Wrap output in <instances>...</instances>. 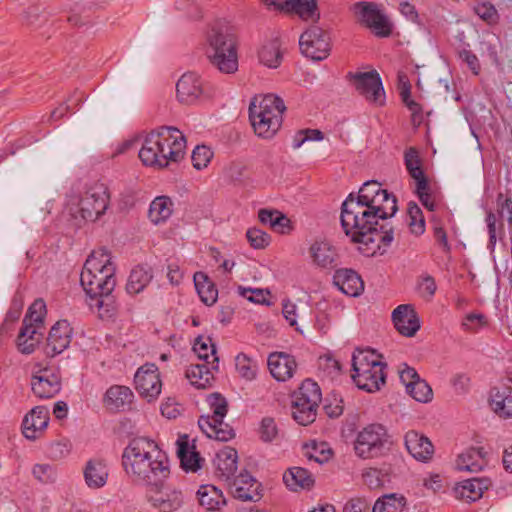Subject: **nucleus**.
Instances as JSON below:
<instances>
[{
    "label": "nucleus",
    "instance_id": "64",
    "mask_svg": "<svg viewBox=\"0 0 512 512\" xmlns=\"http://www.w3.org/2000/svg\"><path fill=\"white\" fill-rule=\"evenodd\" d=\"M278 434L275 420L271 417H265L260 424V437L265 442H271Z\"/></svg>",
    "mask_w": 512,
    "mask_h": 512
},
{
    "label": "nucleus",
    "instance_id": "19",
    "mask_svg": "<svg viewBox=\"0 0 512 512\" xmlns=\"http://www.w3.org/2000/svg\"><path fill=\"white\" fill-rule=\"evenodd\" d=\"M264 2L279 10L294 12L306 21H316L320 17L316 0H264Z\"/></svg>",
    "mask_w": 512,
    "mask_h": 512
},
{
    "label": "nucleus",
    "instance_id": "9",
    "mask_svg": "<svg viewBox=\"0 0 512 512\" xmlns=\"http://www.w3.org/2000/svg\"><path fill=\"white\" fill-rule=\"evenodd\" d=\"M391 446L387 429L381 424H370L358 432L354 441L355 454L361 459L385 455Z\"/></svg>",
    "mask_w": 512,
    "mask_h": 512
},
{
    "label": "nucleus",
    "instance_id": "11",
    "mask_svg": "<svg viewBox=\"0 0 512 512\" xmlns=\"http://www.w3.org/2000/svg\"><path fill=\"white\" fill-rule=\"evenodd\" d=\"M329 33L319 26H311L304 31L299 39L300 50L303 55L321 61L328 57L331 50Z\"/></svg>",
    "mask_w": 512,
    "mask_h": 512
},
{
    "label": "nucleus",
    "instance_id": "26",
    "mask_svg": "<svg viewBox=\"0 0 512 512\" xmlns=\"http://www.w3.org/2000/svg\"><path fill=\"white\" fill-rule=\"evenodd\" d=\"M176 445L182 468L185 471L197 472L202 467L204 459L196 451L195 444L190 445L188 435L180 436Z\"/></svg>",
    "mask_w": 512,
    "mask_h": 512
},
{
    "label": "nucleus",
    "instance_id": "23",
    "mask_svg": "<svg viewBox=\"0 0 512 512\" xmlns=\"http://www.w3.org/2000/svg\"><path fill=\"white\" fill-rule=\"evenodd\" d=\"M49 422V411L45 406L34 407L23 419L22 432L29 440H35L38 432L45 429Z\"/></svg>",
    "mask_w": 512,
    "mask_h": 512
},
{
    "label": "nucleus",
    "instance_id": "44",
    "mask_svg": "<svg viewBox=\"0 0 512 512\" xmlns=\"http://www.w3.org/2000/svg\"><path fill=\"white\" fill-rule=\"evenodd\" d=\"M405 167L410 177L415 181V184L422 180H428L422 168V160L419 151L415 147H409L404 153Z\"/></svg>",
    "mask_w": 512,
    "mask_h": 512
},
{
    "label": "nucleus",
    "instance_id": "15",
    "mask_svg": "<svg viewBox=\"0 0 512 512\" xmlns=\"http://www.w3.org/2000/svg\"><path fill=\"white\" fill-rule=\"evenodd\" d=\"M348 76L352 79L356 90L369 102L377 105L384 104L385 92L381 78L376 71L349 73Z\"/></svg>",
    "mask_w": 512,
    "mask_h": 512
},
{
    "label": "nucleus",
    "instance_id": "36",
    "mask_svg": "<svg viewBox=\"0 0 512 512\" xmlns=\"http://www.w3.org/2000/svg\"><path fill=\"white\" fill-rule=\"evenodd\" d=\"M108 478V471L104 461L90 459L84 468V479L88 487L98 489L103 487Z\"/></svg>",
    "mask_w": 512,
    "mask_h": 512
},
{
    "label": "nucleus",
    "instance_id": "16",
    "mask_svg": "<svg viewBox=\"0 0 512 512\" xmlns=\"http://www.w3.org/2000/svg\"><path fill=\"white\" fill-rule=\"evenodd\" d=\"M135 388L149 402L155 400L161 393L162 383L155 364L147 363L141 366L134 376Z\"/></svg>",
    "mask_w": 512,
    "mask_h": 512
},
{
    "label": "nucleus",
    "instance_id": "21",
    "mask_svg": "<svg viewBox=\"0 0 512 512\" xmlns=\"http://www.w3.org/2000/svg\"><path fill=\"white\" fill-rule=\"evenodd\" d=\"M102 286V284L96 283L95 287L91 286L92 291H89L88 288L83 289L91 299L89 306L96 307L101 318H111L116 313L115 301L111 296L112 291L106 292Z\"/></svg>",
    "mask_w": 512,
    "mask_h": 512
},
{
    "label": "nucleus",
    "instance_id": "3",
    "mask_svg": "<svg viewBox=\"0 0 512 512\" xmlns=\"http://www.w3.org/2000/svg\"><path fill=\"white\" fill-rule=\"evenodd\" d=\"M184 135L172 126H161L146 135L139 151L145 166L165 168L169 162H179L185 153Z\"/></svg>",
    "mask_w": 512,
    "mask_h": 512
},
{
    "label": "nucleus",
    "instance_id": "56",
    "mask_svg": "<svg viewBox=\"0 0 512 512\" xmlns=\"http://www.w3.org/2000/svg\"><path fill=\"white\" fill-rule=\"evenodd\" d=\"M318 367L331 378L339 375L341 364L334 354H321L318 358Z\"/></svg>",
    "mask_w": 512,
    "mask_h": 512
},
{
    "label": "nucleus",
    "instance_id": "1",
    "mask_svg": "<svg viewBox=\"0 0 512 512\" xmlns=\"http://www.w3.org/2000/svg\"><path fill=\"white\" fill-rule=\"evenodd\" d=\"M340 220L345 234L352 242L363 245L360 249L367 255L376 254L382 245L387 247L393 241V227L380 223L363 202L355 201L354 192L342 203Z\"/></svg>",
    "mask_w": 512,
    "mask_h": 512
},
{
    "label": "nucleus",
    "instance_id": "10",
    "mask_svg": "<svg viewBox=\"0 0 512 512\" xmlns=\"http://www.w3.org/2000/svg\"><path fill=\"white\" fill-rule=\"evenodd\" d=\"M109 201L108 187L104 183H94L77 198V213L83 220L94 222L105 214Z\"/></svg>",
    "mask_w": 512,
    "mask_h": 512
},
{
    "label": "nucleus",
    "instance_id": "32",
    "mask_svg": "<svg viewBox=\"0 0 512 512\" xmlns=\"http://www.w3.org/2000/svg\"><path fill=\"white\" fill-rule=\"evenodd\" d=\"M237 451L231 447L220 450L214 459L216 475L225 480L231 481L237 470Z\"/></svg>",
    "mask_w": 512,
    "mask_h": 512
},
{
    "label": "nucleus",
    "instance_id": "20",
    "mask_svg": "<svg viewBox=\"0 0 512 512\" xmlns=\"http://www.w3.org/2000/svg\"><path fill=\"white\" fill-rule=\"evenodd\" d=\"M392 320L397 331L404 336L412 337L420 329L418 315L408 304L399 305L392 312Z\"/></svg>",
    "mask_w": 512,
    "mask_h": 512
},
{
    "label": "nucleus",
    "instance_id": "37",
    "mask_svg": "<svg viewBox=\"0 0 512 512\" xmlns=\"http://www.w3.org/2000/svg\"><path fill=\"white\" fill-rule=\"evenodd\" d=\"M486 465L483 448H470L460 454L456 467L460 471L479 472Z\"/></svg>",
    "mask_w": 512,
    "mask_h": 512
},
{
    "label": "nucleus",
    "instance_id": "27",
    "mask_svg": "<svg viewBox=\"0 0 512 512\" xmlns=\"http://www.w3.org/2000/svg\"><path fill=\"white\" fill-rule=\"evenodd\" d=\"M333 282L344 294L352 297L359 296L364 289L360 275L352 269L336 270Z\"/></svg>",
    "mask_w": 512,
    "mask_h": 512
},
{
    "label": "nucleus",
    "instance_id": "46",
    "mask_svg": "<svg viewBox=\"0 0 512 512\" xmlns=\"http://www.w3.org/2000/svg\"><path fill=\"white\" fill-rule=\"evenodd\" d=\"M259 60L262 64L269 68H276L280 65L282 60V52L280 50V42L278 39H273L264 44L260 49Z\"/></svg>",
    "mask_w": 512,
    "mask_h": 512
},
{
    "label": "nucleus",
    "instance_id": "35",
    "mask_svg": "<svg viewBox=\"0 0 512 512\" xmlns=\"http://www.w3.org/2000/svg\"><path fill=\"white\" fill-rule=\"evenodd\" d=\"M132 398L133 393L128 387L114 385L106 391L104 403L112 411H121L131 404Z\"/></svg>",
    "mask_w": 512,
    "mask_h": 512
},
{
    "label": "nucleus",
    "instance_id": "28",
    "mask_svg": "<svg viewBox=\"0 0 512 512\" xmlns=\"http://www.w3.org/2000/svg\"><path fill=\"white\" fill-rule=\"evenodd\" d=\"M199 428L211 439L226 442L234 438L233 428L223 422V419L211 420L210 416L202 415L198 420Z\"/></svg>",
    "mask_w": 512,
    "mask_h": 512
},
{
    "label": "nucleus",
    "instance_id": "55",
    "mask_svg": "<svg viewBox=\"0 0 512 512\" xmlns=\"http://www.w3.org/2000/svg\"><path fill=\"white\" fill-rule=\"evenodd\" d=\"M224 175L227 179L237 185H242L249 178L248 170L242 162H232L224 169Z\"/></svg>",
    "mask_w": 512,
    "mask_h": 512
},
{
    "label": "nucleus",
    "instance_id": "34",
    "mask_svg": "<svg viewBox=\"0 0 512 512\" xmlns=\"http://www.w3.org/2000/svg\"><path fill=\"white\" fill-rule=\"evenodd\" d=\"M313 263L321 268H334L337 263L335 248L326 241H316L309 248Z\"/></svg>",
    "mask_w": 512,
    "mask_h": 512
},
{
    "label": "nucleus",
    "instance_id": "13",
    "mask_svg": "<svg viewBox=\"0 0 512 512\" xmlns=\"http://www.w3.org/2000/svg\"><path fill=\"white\" fill-rule=\"evenodd\" d=\"M31 389L38 398H52L61 389L60 376L54 369L37 363L33 369Z\"/></svg>",
    "mask_w": 512,
    "mask_h": 512
},
{
    "label": "nucleus",
    "instance_id": "40",
    "mask_svg": "<svg viewBox=\"0 0 512 512\" xmlns=\"http://www.w3.org/2000/svg\"><path fill=\"white\" fill-rule=\"evenodd\" d=\"M153 274L150 268L145 266H136L130 272L126 291L130 295H135L142 292L145 287L151 282Z\"/></svg>",
    "mask_w": 512,
    "mask_h": 512
},
{
    "label": "nucleus",
    "instance_id": "58",
    "mask_svg": "<svg viewBox=\"0 0 512 512\" xmlns=\"http://www.w3.org/2000/svg\"><path fill=\"white\" fill-rule=\"evenodd\" d=\"M246 237L254 249H264L269 245L271 240L266 232L255 227L247 230Z\"/></svg>",
    "mask_w": 512,
    "mask_h": 512
},
{
    "label": "nucleus",
    "instance_id": "63",
    "mask_svg": "<svg viewBox=\"0 0 512 512\" xmlns=\"http://www.w3.org/2000/svg\"><path fill=\"white\" fill-rule=\"evenodd\" d=\"M417 288L423 298L430 300L436 292L437 285L432 276L423 275L419 278Z\"/></svg>",
    "mask_w": 512,
    "mask_h": 512
},
{
    "label": "nucleus",
    "instance_id": "41",
    "mask_svg": "<svg viewBox=\"0 0 512 512\" xmlns=\"http://www.w3.org/2000/svg\"><path fill=\"white\" fill-rule=\"evenodd\" d=\"M198 500L201 506L208 511L219 510L225 505L222 492L212 485H202L197 491Z\"/></svg>",
    "mask_w": 512,
    "mask_h": 512
},
{
    "label": "nucleus",
    "instance_id": "17",
    "mask_svg": "<svg viewBox=\"0 0 512 512\" xmlns=\"http://www.w3.org/2000/svg\"><path fill=\"white\" fill-rule=\"evenodd\" d=\"M147 499L149 503L159 512H174L178 510L183 502V494L180 490L172 487H153L148 489Z\"/></svg>",
    "mask_w": 512,
    "mask_h": 512
},
{
    "label": "nucleus",
    "instance_id": "25",
    "mask_svg": "<svg viewBox=\"0 0 512 512\" xmlns=\"http://www.w3.org/2000/svg\"><path fill=\"white\" fill-rule=\"evenodd\" d=\"M267 365L271 375L278 381H286L291 378L297 368L292 354H269Z\"/></svg>",
    "mask_w": 512,
    "mask_h": 512
},
{
    "label": "nucleus",
    "instance_id": "2",
    "mask_svg": "<svg viewBox=\"0 0 512 512\" xmlns=\"http://www.w3.org/2000/svg\"><path fill=\"white\" fill-rule=\"evenodd\" d=\"M122 465L132 482L148 488L160 487L170 475L166 453L145 437L129 442L122 454Z\"/></svg>",
    "mask_w": 512,
    "mask_h": 512
},
{
    "label": "nucleus",
    "instance_id": "57",
    "mask_svg": "<svg viewBox=\"0 0 512 512\" xmlns=\"http://www.w3.org/2000/svg\"><path fill=\"white\" fill-rule=\"evenodd\" d=\"M33 476L41 483L48 484L56 481L55 467L50 464H36L32 469Z\"/></svg>",
    "mask_w": 512,
    "mask_h": 512
},
{
    "label": "nucleus",
    "instance_id": "45",
    "mask_svg": "<svg viewBox=\"0 0 512 512\" xmlns=\"http://www.w3.org/2000/svg\"><path fill=\"white\" fill-rule=\"evenodd\" d=\"M172 206L173 203L169 197H156L149 207L150 220L155 224L166 221L172 214Z\"/></svg>",
    "mask_w": 512,
    "mask_h": 512
},
{
    "label": "nucleus",
    "instance_id": "43",
    "mask_svg": "<svg viewBox=\"0 0 512 512\" xmlns=\"http://www.w3.org/2000/svg\"><path fill=\"white\" fill-rule=\"evenodd\" d=\"M258 218L261 223L268 224L276 232L286 233L290 229L289 218L278 210L260 209Z\"/></svg>",
    "mask_w": 512,
    "mask_h": 512
},
{
    "label": "nucleus",
    "instance_id": "7",
    "mask_svg": "<svg viewBox=\"0 0 512 512\" xmlns=\"http://www.w3.org/2000/svg\"><path fill=\"white\" fill-rule=\"evenodd\" d=\"M114 271L115 267L105 249L93 251L86 260L81 272V285L83 288H88L89 291H92L93 279L96 278V283L102 284L104 291H113L116 285Z\"/></svg>",
    "mask_w": 512,
    "mask_h": 512
},
{
    "label": "nucleus",
    "instance_id": "62",
    "mask_svg": "<svg viewBox=\"0 0 512 512\" xmlns=\"http://www.w3.org/2000/svg\"><path fill=\"white\" fill-rule=\"evenodd\" d=\"M331 455L332 452L329 448H326L325 443H321L319 445L315 443L311 447V451H307L305 453V456L309 460H313L320 464L327 462L330 459Z\"/></svg>",
    "mask_w": 512,
    "mask_h": 512
},
{
    "label": "nucleus",
    "instance_id": "6",
    "mask_svg": "<svg viewBox=\"0 0 512 512\" xmlns=\"http://www.w3.org/2000/svg\"><path fill=\"white\" fill-rule=\"evenodd\" d=\"M352 378L359 389L373 393L385 384L387 367L382 354H352Z\"/></svg>",
    "mask_w": 512,
    "mask_h": 512
},
{
    "label": "nucleus",
    "instance_id": "51",
    "mask_svg": "<svg viewBox=\"0 0 512 512\" xmlns=\"http://www.w3.org/2000/svg\"><path fill=\"white\" fill-rule=\"evenodd\" d=\"M413 399L421 403H428L433 398V391L429 384L422 379H416L413 382V385H408V390L406 391Z\"/></svg>",
    "mask_w": 512,
    "mask_h": 512
},
{
    "label": "nucleus",
    "instance_id": "5",
    "mask_svg": "<svg viewBox=\"0 0 512 512\" xmlns=\"http://www.w3.org/2000/svg\"><path fill=\"white\" fill-rule=\"evenodd\" d=\"M286 107L283 100L275 95L254 97L249 105V119L257 136L270 139L282 124Z\"/></svg>",
    "mask_w": 512,
    "mask_h": 512
},
{
    "label": "nucleus",
    "instance_id": "60",
    "mask_svg": "<svg viewBox=\"0 0 512 512\" xmlns=\"http://www.w3.org/2000/svg\"><path fill=\"white\" fill-rule=\"evenodd\" d=\"M474 11L482 20L488 24H495L498 22V12L491 3H480L474 7Z\"/></svg>",
    "mask_w": 512,
    "mask_h": 512
},
{
    "label": "nucleus",
    "instance_id": "29",
    "mask_svg": "<svg viewBox=\"0 0 512 512\" xmlns=\"http://www.w3.org/2000/svg\"><path fill=\"white\" fill-rule=\"evenodd\" d=\"M43 329L26 323H22L16 344L20 352H34L40 349L43 343Z\"/></svg>",
    "mask_w": 512,
    "mask_h": 512
},
{
    "label": "nucleus",
    "instance_id": "47",
    "mask_svg": "<svg viewBox=\"0 0 512 512\" xmlns=\"http://www.w3.org/2000/svg\"><path fill=\"white\" fill-rule=\"evenodd\" d=\"M405 505V497L395 493L387 494L377 499L372 507V512H402Z\"/></svg>",
    "mask_w": 512,
    "mask_h": 512
},
{
    "label": "nucleus",
    "instance_id": "50",
    "mask_svg": "<svg viewBox=\"0 0 512 512\" xmlns=\"http://www.w3.org/2000/svg\"><path fill=\"white\" fill-rule=\"evenodd\" d=\"M235 366L239 374L247 380L255 378L258 364L248 354H237L235 357Z\"/></svg>",
    "mask_w": 512,
    "mask_h": 512
},
{
    "label": "nucleus",
    "instance_id": "59",
    "mask_svg": "<svg viewBox=\"0 0 512 512\" xmlns=\"http://www.w3.org/2000/svg\"><path fill=\"white\" fill-rule=\"evenodd\" d=\"M212 157L213 152L205 145L196 146L191 156L193 166L198 170L207 167Z\"/></svg>",
    "mask_w": 512,
    "mask_h": 512
},
{
    "label": "nucleus",
    "instance_id": "49",
    "mask_svg": "<svg viewBox=\"0 0 512 512\" xmlns=\"http://www.w3.org/2000/svg\"><path fill=\"white\" fill-rule=\"evenodd\" d=\"M46 314V304L42 299H36L28 308V311L22 323L31 324L36 327L44 328V317Z\"/></svg>",
    "mask_w": 512,
    "mask_h": 512
},
{
    "label": "nucleus",
    "instance_id": "14",
    "mask_svg": "<svg viewBox=\"0 0 512 512\" xmlns=\"http://www.w3.org/2000/svg\"><path fill=\"white\" fill-rule=\"evenodd\" d=\"M198 363L191 364L186 370V378L197 389H206L214 381L213 370L218 369L217 354H197Z\"/></svg>",
    "mask_w": 512,
    "mask_h": 512
},
{
    "label": "nucleus",
    "instance_id": "31",
    "mask_svg": "<svg viewBox=\"0 0 512 512\" xmlns=\"http://www.w3.org/2000/svg\"><path fill=\"white\" fill-rule=\"evenodd\" d=\"M72 328L66 320L57 321L49 331L46 346L51 352H64L71 341Z\"/></svg>",
    "mask_w": 512,
    "mask_h": 512
},
{
    "label": "nucleus",
    "instance_id": "24",
    "mask_svg": "<svg viewBox=\"0 0 512 512\" xmlns=\"http://www.w3.org/2000/svg\"><path fill=\"white\" fill-rule=\"evenodd\" d=\"M366 206L382 223H387L386 221L393 217L398 210L395 195L389 193L386 189L368 202Z\"/></svg>",
    "mask_w": 512,
    "mask_h": 512
},
{
    "label": "nucleus",
    "instance_id": "61",
    "mask_svg": "<svg viewBox=\"0 0 512 512\" xmlns=\"http://www.w3.org/2000/svg\"><path fill=\"white\" fill-rule=\"evenodd\" d=\"M46 21V16L42 15L38 6L29 7L23 15V23L31 28H38Z\"/></svg>",
    "mask_w": 512,
    "mask_h": 512
},
{
    "label": "nucleus",
    "instance_id": "30",
    "mask_svg": "<svg viewBox=\"0 0 512 512\" xmlns=\"http://www.w3.org/2000/svg\"><path fill=\"white\" fill-rule=\"evenodd\" d=\"M491 482L487 478H471L463 480L454 489L455 496L466 502L480 499L483 492L488 489Z\"/></svg>",
    "mask_w": 512,
    "mask_h": 512
},
{
    "label": "nucleus",
    "instance_id": "53",
    "mask_svg": "<svg viewBox=\"0 0 512 512\" xmlns=\"http://www.w3.org/2000/svg\"><path fill=\"white\" fill-rule=\"evenodd\" d=\"M384 189L381 183L376 180L366 181L359 189L358 193H354V200L361 201L363 204H367L373 200L379 193Z\"/></svg>",
    "mask_w": 512,
    "mask_h": 512
},
{
    "label": "nucleus",
    "instance_id": "48",
    "mask_svg": "<svg viewBox=\"0 0 512 512\" xmlns=\"http://www.w3.org/2000/svg\"><path fill=\"white\" fill-rule=\"evenodd\" d=\"M415 192L421 204L429 211L437 209V194L432 189L429 180H422L416 185Z\"/></svg>",
    "mask_w": 512,
    "mask_h": 512
},
{
    "label": "nucleus",
    "instance_id": "52",
    "mask_svg": "<svg viewBox=\"0 0 512 512\" xmlns=\"http://www.w3.org/2000/svg\"><path fill=\"white\" fill-rule=\"evenodd\" d=\"M407 213L411 232L417 236L422 235L425 231V219L420 207L415 202H409Z\"/></svg>",
    "mask_w": 512,
    "mask_h": 512
},
{
    "label": "nucleus",
    "instance_id": "12",
    "mask_svg": "<svg viewBox=\"0 0 512 512\" xmlns=\"http://www.w3.org/2000/svg\"><path fill=\"white\" fill-rule=\"evenodd\" d=\"M354 11L360 23L371 29L378 37H388L392 33V26L387 17L373 2H357Z\"/></svg>",
    "mask_w": 512,
    "mask_h": 512
},
{
    "label": "nucleus",
    "instance_id": "4",
    "mask_svg": "<svg viewBox=\"0 0 512 512\" xmlns=\"http://www.w3.org/2000/svg\"><path fill=\"white\" fill-rule=\"evenodd\" d=\"M207 57L220 72L231 74L238 69L236 38L226 24L215 23L207 36Z\"/></svg>",
    "mask_w": 512,
    "mask_h": 512
},
{
    "label": "nucleus",
    "instance_id": "33",
    "mask_svg": "<svg viewBox=\"0 0 512 512\" xmlns=\"http://www.w3.org/2000/svg\"><path fill=\"white\" fill-rule=\"evenodd\" d=\"M232 494L242 501H255L258 497V484L249 473H240L232 479Z\"/></svg>",
    "mask_w": 512,
    "mask_h": 512
},
{
    "label": "nucleus",
    "instance_id": "18",
    "mask_svg": "<svg viewBox=\"0 0 512 512\" xmlns=\"http://www.w3.org/2000/svg\"><path fill=\"white\" fill-rule=\"evenodd\" d=\"M176 95L180 103L191 105L198 102L204 95L203 82L197 74H183L176 84Z\"/></svg>",
    "mask_w": 512,
    "mask_h": 512
},
{
    "label": "nucleus",
    "instance_id": "38",
    "mask_svg": "<svg viewBox=\"0 0 512 512\" xmlns=\"http://www.w3.org/2000/svg\"><path fill=\"white\" fill-rule=\"evenodd\" d=\"M491 406L502 418H512V388L503 387L491 390Z\"/></svg>",
    "mask_w": 512,
    "mask_h": 512
},
{
    "label": "nucleus",
    "instance_id": "8",
    "mask_svg": "<svg viewBox=\"0 0 512 512\" xmlns=\"http://www.w3.org/2000/svg\"><path fill=\"white\" fill-rule=\"evenodd\" d=\"M322 399L319 385L311 379L302 382L298 391L292 395V416L303 426L315 421L317 409Z\"/></svg>",
    "mask_w": 512,
    "mask_h": 512
},
{
    "label": "nucleus",
    "instance_id": "39",
    "mask_svg": "<svg viewBox=\"0 0 512 512\" xmlns=\"http://www.w3.org/2000/svg\"><path fill=\"white\" fill-rule=\"evenodd\" d=\"M283 481L292 491L310 489L314 485L312 474L307 469L301 467L288 469L283 475Z\"/></svg>",
    "mask_w": 512,
    "mask_h": 512
},
{
    "label": "nucleus",
    "instance_id": "54",
    "mask_svg": "<svg viewBox=\"0 0 512 512\" xmlns=\"http://www.w3.org/2000/svg\"><path fill=\"white\" fill-rule=\"evenodd\" d=\"M207 402L212 410L211 420L223 419L228 412V402L220 393H212L207 396Z\"/></svg>",
    "mask_w": 512,
    "mask_h": 512
},
{
    "label": "nucleus",
    "instance_id": "42",
    "mask_svg": "<svg viewBox=\"0 0 512 512\" xmlns=\"http://www.w3.org/2000/svg\"><path fill=\"white\" fill-rule=\"evenodd\" d=\"M194 283L201 301L208 306L213 305L218 296V290L214 283L203 272H196L194 274Z\"/></svg>",
    "mask_w": 512,
    "mask_h": 512
},
{
    "label": "nucleus",
    "instance_id": "22",
    "mask_svg": "<svg viewBox=\"0 0 512 512\" xmlns=\"http://www.w3.org/2000/svg\"><path fill=\"white\" fill-rule=\"evenodd\" d=\"M405 446L416 460L422 462H427L434 454V446L429 438L414 430L406 433Z\"/></svg>",
    "mask_w": 512,
    "mask_h": 512
}]
</instances>
